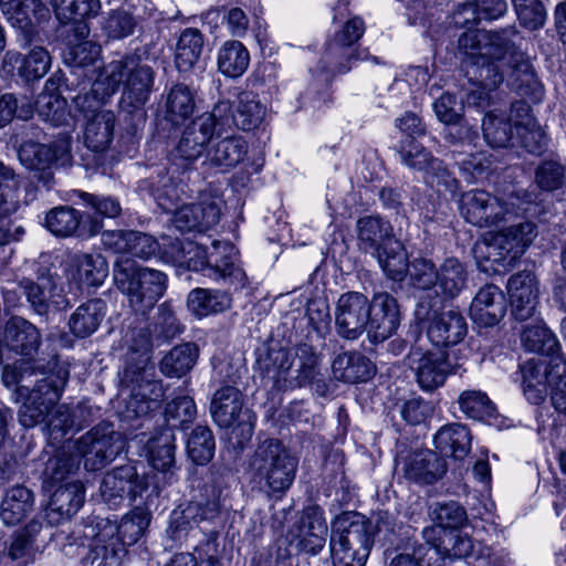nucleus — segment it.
Segmentation results:
<instances>
[{
    "instance_id": "nucleus-20",
    "label": "nucleus",
    "mask_w": 566,
    "mask_h": 566,
    "mask_svg": "<svg viewBox=\"0 0 566 566\" xmlns=\"http://www.w3.org/2000/svg\"><path fill=\"white\" fill-rule=\"evenodd\" d=\"M365 32V23L354 17L346 21L344 25L328 41L325 60L328 62L327 70L333 74L346 73L350 70L352 60L359 59V53L352 49Z\"/></svg>"
},
{
    "instance_id": "nucleus-23",
    "label": "nucleus",
    "mask_w": 566,
    "mask_h": 566,
    "mask_svg": "<svg viewBox=\"0 0 566 566\" xmlns=\"http://www.w3.org/2000/svg\"><path fill=\"white\" fill-rule=\"evenodd\" d=\"M217 129L219 130V126L212 112L198 116L184 129L174 157L186 161L185 166L195 161L202 155Z\"/></svg>"
},
{
    "instance_id": "nucleus-58",
    "label": "nucleus",
    "mask_w": 566,
    "mask_h": 566,
    "mask_svg": "<svg viewBox=\"0 0 566 566\" xmlns=\"http://www.w3.org/2000/svg\"><path fill=\"white\" fill-rule=\"evenodd\" d=\"M379 265L388 277L401 281L408 271V258L403 245L398 241H389L388 245L377 252Z\"/></svg>"
},
{
    "instance_id": "nucleus-48",
    "label": "nucleus",
    "mask_w": 566,
    "mask_h": 566,
    "mask_svg": "<svg viewBox=\"0 0 566 566\" xmlns=\"http://www.w3.org/2000/svg\"><path fill=\"white\" fill-rule=\"evenodd\" d=\"M479 76L481 82L467 94L465 103L483 109L491 106L492 92L503 82V72L496 63H488L482 64Z\"/></svg>"
},
{
    "instance_id": "nucleus-18",
    "label": "nucleus",
    "mask_w": 566,
    "mask_h": 566,
    "mask_svg": "<svg viewBox=\"0 0 566 566\" xmlns=\"http://www.w3.org/2000/svg\"><path fill=\"white\" fill-rule=\"evenodd\" d=\"M72 448L74 454L78 455V460H84L86 470L96 471L119 453L123 441L119 433L113 430L104 432L95 428L84 434Z\"/></svg>"
},
{
    "instance_id": "nucleus-31",
    "label": "nucleus",
    "mask_w": 566,
    "mask_h": 566,
    "mask_svg": "<svg viewBox=\"0 0 566 566\" xmlns=\"http://www.w3.org/2000/svg\"><path fill=\"white\" fill-rule=\"evenodd\" d=\"M512 112L516 113L514 120L516 137L513 140L531 154H541L546 146V137L537 120L531 115L528 104L513 103Z\"/></svg>"
},
{
    "instance_id": "nucleus-11",
    "label": "nucleus",
    "mask_w": 566,
    "mask_h": 566,
    "mask_svg": "<svg viewBox=\"0 0 566 566\" xmlns=\"http://www.w3.org/2000/svg\"><path fill=\"white\" fill-rule=\"evenodd\" d=\"M406 361L419 387L429 392L443 386L447 378L461 368L460 364L451 363L447 352L420 345L411 347Z\"/></svg>"
},
{
    "instance_id": "nucleus-35",
    "label": "nucleus",
    "mask_w": 566,
    "mask_h": 566,
    "mask_svg": "<svg viewBox=\"0 0 566 566\" xmlns=\"http://www.w3.org/2000/svg\"><path fill=\"white\" fill-rule=\"evenodd\" d=\"M332 370L336 379L355 384L369 380L375 375L376 367L365 355L345 352L336 356Z\"/></svg>"
},
{
    "instance_id": "nucleus-25",
    "label": "nucleus",
    "mask_w": 566,
    "mask_h": 566,
    "mask_svg": "<svg viewBox=\"0 0 566 566\" xmlns=\"http://www.w3.org/2000/svg\"><path fill=\"white\" fill-rule=\"evenodd\" d=\"M293 367L291 353L287 348L270 347L258 349L256 369L265 385L273 389L284 390L293 387L290 371Z\"/></svg>"
},
{
    "instance_id": "nucleus-43",
    "label": "nucleus",
    "mask_w": 566,
    "mask_h": 566,
    "mask_svg": "<svg viewBox=\"0 0 566 566\" xmlns=\"http://www.w3.org/2000/svg\"><path fill=\"white\" fill-rule=\"evenodd\" d=\"M106 315V303L101 298L80 305L71 315L69 326L76 337H88L95 333Z\"/></svg>"
},
{
    "instance_id": "nucleus-24",
    "label": "nucleus",
    "mask_w": 566,
    "mask_h": 566,
    "mask_svg": "<svg viewBox=\"0 0 566 566\" xmlns=\"http://www.w3.org/2000/svg\"><path fill=\"white\" fill-rule=\"evenodd\" d=\"M369 321L367 332L374 342L389 338L400 324V311L397 300L387 292L374 294L369 301Z\"/></svg>"
},
{
    "instance_id": "nucleus-46",
    "label": "nucleus",
    "mask_w": 566,
    "mask_h": 566,
    "mask_svg": "<svg viewBox=\"0 0 566 566\" xmlns=\"http://www.w3.org/2000/svg\"><path fill=\"white\" fill-rule=\"evenodd\" d=\"M434 444L441 453L461 460L471 448L470 431L460 423L444 426L434 436Z\"/></svg>"
},
{
    "instance_id": "nucleus-28",
    "label": "nucleus",
    "mask_w": 566,
    "mask_h": 566,
    "mask_svg": "<svg viewBox=\"0 0 566 566\" xmlns=\"http://www.w3.org/2000/svg\"><path fill=\"white\" fill-rule=\"evenodd\" d=\"M406 479L421 484H433L447 472V463L432 450H419L407 455L402 462Z\"/></svg>"
},
{
    "instance_id": "nucleus-3",
    "label": "nucleus",
    "mask_w": 566,
    "mask_h": 566,
    "mask_svg": "<svg viewBox=\"0 0 566 566\" xmlns=\"http://www.w3.org/2000/svg\"><path fill=\"white\" fill-rule=\"evenodd\" d=\"M297 458L277 439H266L249 460L252 482L270 493H284L293 484Z\"/></svg>"
},
{
    "instance_id": "nucleus-59",
    "label": "nucleus",
    "mask_w": 566,
    "mask_h": 566,
    "mask_svg": "<svg viewBox=\"0 0 566 566\" xmlns=\"http://www.w3.org/2000/svg\"><path fill=\"white\" fill-rule=\"evenodd\" d=\"M195 93L185 84L174 85L166 99L168 119L172 123L184 122L195 111Z\"/></svg>"
},
{
    "instance_id": "nucleus-4",
    "label": "nucleus",
    "mask_w": 566,
    "mask_h": 566,
    "mask_svg": "<svg viewBox=\"0 0 566 566\" xmlns=\"http://www.w3.org/2000/svg\"><path fill=\"white\" fill-rule=\"evenodd\" d=\"M537 227L531 221L504 228L489 240L478 243L474 255L484 272H500L513 266L537 237Z\"/></svg>"
},
{
    "instance_id": "nucleus-16",
    "label": "nucleus",
    "mask_w": 566,
    "mask_h": 566,
    "mask_svg": "<svg viewBox=\"0 0 566 566\" xmlns=\"http://www.w3.org/2000/svg\"><path fill=\"white\" fill-rule=\"evenodd\" d=\"M123 382L130 390L128 407L137 415H146L154 410L164 397L163 384L155 379L154 367L147 358L140 366H127L124 370Z\"/></svg>"
},
{
    "instance_id": "nucleus-17",
    "label": "nucleus",
    "mask_w": 566,
    "mask_h": 566,
    "mask_svg": "<svg viewBox=\"0 0 566 566\" xmlns=\"http://www.w3.org/2000/svg\"><path fill=\"white\" fill-rule=\"evenodd\" d=\"M62 391V387L50 379L38 381L31 390L27 387H20L18 389L19 395L23 396L25 392L28 395L18 412L19 422L25 428H33L43 423L59 406Z\"/></svg>"
},
{
    "instance_id": "nucleus-45",
    "label": "nucleus",
    "mask_w": 566,
    "mask_h": 566,
    "mask_svg": "<svg viewBox=\"0 0 566 566\" xmlns=\"http://www.w3.org/2000/svg\"><path fill=\"white\" fill-rule=\"evenodd\" d=\"M468 271L457 258H447L438 268L437 287L442 298L454 300L467 287Z\"/></svg>"
},
{
    "instance_id": "nucleus-19",
    "label": "nucleus",
    "mask_w": 566,
    "mask_h": 566,
    "mask_svg": "<svg viewBox=\"0 0 566 566\" xmlns=\"http://www.w3.org/2000/svg\"><path fill=\"white\" fill-rule=\"evenodd\" d=\"M368 297L359 292H346L339 296L335 306V327L338 335L346 339H357L366 332L370 313Z\"/></svg>"
},
{
    "instance_id": "nucleus-44",
    "label": "nucleus",
    "mask_w": 566,
    "mask_h": 566,
    "mask_svg": "<svg viewBox=\"0 0 566 566\" xmlns=\"http://www.w3.org/2000/svg\"><path fill=\"white\" fill-rule=\"evenodd\" d=\"M115 115L102 111L88 117L84 129V143L93 151H104L113 140Z\"/></svg>"
},
{
    "instance_id": "nucleus-61",
    "label": "nucleus",
    "mask_w": 566,
    "mask_h": 566,
    "mask_svg": "<svg viewBox=\"0 0 566 566\" xmlns=\"http://www.w3.org/2000/svg\"><path fill=\"white\" fill-rule=\"evenodd\" d=\"M293 366H296V376L293 379L294 386H304L312 381L316 375L317 356L314 348L308 344H298L289 348Z\"/></svg>"
},
{
    "instance_id": "nucleus-57",
    "label": "nucleus",
    "mask_w": 566,
    "mask_h": 566,
    "mask_svg": "<svg viewBox=\"0 0 566 566\" xmlns=\"http://www.w3.org/2000/svg\"><path fill=\"white\" fill-rule=\"evenodd\" d=\"M202 35L197 29H186L179 36L175 62L181 72L189 71L199 60L202 51Z\"/></svg>"
},
{
    "instance_id": "nucleus-62",
    "label": "nucleus",
    "mask_w": 566,
    "mask_h": 566,
    "mask_svg": "<svg viewBox=\"0 0 566 566\" xmlns=\"http://www.w3.org/2000/svg\"><path fill=\"white\" fill-rule=\"evenodd\" d=\"M214 449L216 443L211 430L203 426L196 427L187 441L189 458L199 465L206 464L213 458Z\"/></svg>"
},
{
    "instance_id": "nucleus-50",
    "label": "nucleus",
    "mask_w": 566,
    "mask_h": 566,
    "mask_svg": "<svg viewBox=\"0 0 566 566\" xmlns=\"http://www.w3.org/2000/svg\"><path fill=\"white\" fill-rule=\"evenodd\" d=\"M187 305L192 314L205 317L229 308L231 300L224 292L198 287L189 293Z\"/></svg>"
},
{
    "instance_id": "nucleus-7",
    "label": "nucleus",
    "mask_w": 566,
    "mask_h": 566,
    "mask_svg": "<svg viewBox=\"0 0 566 566\" xmlns=\"http://www.w3.org/2000/svg\"><path fill=\"white\" fill-rule=\"evenodd\" d=\"M106 77V95H113L124 85L123 102L132 107L143 106L149 98L154 84V71L135 56L109 62L103 69Z\"/></svg>"
},
{
    "instance_id": "nucleus-5",
    "label": "nucleus",
    "mask_w": 566,
    "mask_h": 566,
    "mask_svg": "<svg viewBox=\"0 0 566 566\" xmlns=\"http://www.w3.org/2000/svg\"><path fill=\"white\" fill-rule=\"evenodd\" d=\"M114 281L133 311L145 315L164 295L167 280L158 270L138 268L132 260L122 259L115 263Z\"/></svg>"
},
{
    "instance_id": "nucleus-36",
    "label": "nucleus",
    "mask_w": 566,
    "mask_h": 566,
    "mask_svg": "<svg viewBox=\"0 0 566 566\" xmlns=\"http://www.w3.org/2000/svg\"><path fill=\"white\" fill-rule=\"evenodd\" d=\"M247 153L248 145L242 137H226L210 146L203 164L227 171L241 163Z\"/></svg>"
},
{
    "instance_id": "nucleus-13",
    "label": "nucleus",
    "mask_w": 566,
    "mask_h": 566,
    "mask_svg": "<svg viewBox=\"0 0 566 566\" xmlns=\"http://www.w3.org/2000/svg\"><path fill=\"white\" fill-rule=\"evenodd\" d=\"M71 139L62 135L53 143L45 145L33 140L23 143L19 149V159L29 170L39 172V180L50 187L53 180L51 169L56 165H66L70 161Z\"/></svg>"
},
{
    "instance_id": "nucleus-64",
    "label": "nucleus",
    "mask_w": 566,
    "mask_h": 566,
    "mask_svg": "<svg viewBox=\"0 0 566 566\" xmlns=\"http://www.w3.org/2000/svg\"><path fill=\"white\" fill-rule=\"evenodd\" d=\"M399 155L403 165L429 174L430 168L439 166V159L434 158L426 148L413 139L405 138L399 145Z\"/></svg>"
},
{
    "instance_id": "nucleus-2",
    "label": "nucleus",
    "mask_w": 566,
    "mask_h": 566,
    "mask_svg": "<svg viewBox=\"0 0 566 566\" xmlns=\"http://www.w3.org/2000/svg\"><path fill=\"white\" fill-rule=\"evenodd\" d=\"M531 203L532 198L525 192L497 197L485 190L474 189L461 195L459 211L467 222L479 228H491L527 212Z\"/></svg>"
},
{
    "instance_id": "nucleus-9",
    "label": "nucleus",
    "mask_w": 566,
    "mask_h": 566,
    "mask_svg": "<svg viewBox=\"0 0 566 566\" xmlns=\"http://www.w3.org/2000/svg\"><path fill=\"white\" fill-rule=\"evenodd\" d=\"M222 488L217 480L207 482L200 495L185 507L171 512L168 532L174 541H181L203 521H211L220 513Z\"/></svg>"
},
{
    "instance_id": "nucleus-63",
    "label": "nucleus",
    "mask_w": 566,
    "mask_h": 566,
    "mask_svg": "<svg viewBox=\"0 0 566 566\" xmlns=\"http://www.w3.org/2000/svg\"><path fill=\"white\" fill-rule=\"evenodd\" d=\"M149 523L150 513L144 507H135L117 526L118 538L123 545H133L144 535Z\"/></svg>"
},
{
    "instance_id": "nucleus-27",
    "label": "nucleus",
    "mask_w": 566,
    "mask_h": 566,
    "mask_svg": "<svg viewBox=\"0 0 566 566\" xmlns=\"http://www.w3.org/2000/svg\"><path fill=\"white\" fill-rule=\"evenodd\" d=\"M512 314L517 321L531 318L538 303V287L535 275L530 271L514 274L507 283Z\"/></svg>"
},
{
    "instance_id": "nucleus-34",
    "label": "nucleus",
    "mask_w": 566,
    "mask_h": 566,
    "mask_svg": "<svg viewBox=\"0 0 566 566\" xmlns=\"http://www.w3.org/2000/svg\"><path fill=\"white\" fill-rule=\"evenodd\" d=\"M243 398L238 388L224 386L218 389L210 403V412L220 428H230L239 421Z\"/></svg>"
},
{
    "instance_id": "nucleus-26",
    "label": "nucleus",
    "mask_w": 566,
    "mask_h": 566,
    "mask_svg": "<svg viewBox=\"0 0 566 566\" xmlns=\"http://www.w3.org/2000/svg\"><path fill=\"white\" fill-rule=\"evenodd\" d=\"M175 432L172 428H163L148 441V461L150 465L161 474L163 486L170 485L177 481L175 459Z\"/></svg>"
},
{
    "instance_id": "nucleus-42",
    "label": "nucleus",
    "mask_w": 566,
    "mask_h": 566,
    "mask_svg": "<svg viewBox=\"0 0 566 566\" xmlns=\"http://www.w3.org/2000/svg\"><path fill=\"white\" fill-rule=\"evenodd\" d=\"M3 342L23 355H29L40 345V333L36 327L22 317H12L4 326Z\"/></svg>"
},
{
    "instance_id": "nucleus-51",
    "label": "nucleus",
    "mask_w": 566,
    "mask_h": 566,
    "mask_svg": "<svg viewBox=\"0 0 566 566\" xmlns=\"http://www.w3.org/2000/svg\"><path fill=\"white\" fill-rule=\"evenodd\" d=\"M522 344L528 352L552 356L558 353L560 345L556 335L543 323L527 325L522 333Z\"/></svg>"
},
{
    "instance_id": "nucleus-21",
    "label": "nucleus",
    "mask_w": 566,
    "mask_h": 566,
    "mask_svg": "<svg viewBox=\"0 0 566 566\" xmlns=\"http://www.w3.org/2000/svg\"><path fill=\"white\" fill-rule=\"evenodd\" d=\"M222 200L219 197L202 195L197 203L178 208L172 223L180 232H205L218 224Z\"/></svg>"
},
{
    "instance_id": "nucleus-12",
    "label": "nucleus",
    "mask_w": 566,
    "mask_h": 566,
    "mask_svg": "<svg viewBox=\"0 0 566 566\" xmlns=\"http://www.w3.org/2000/svg\"><path fill=\"white\" fill-rule=\"evenodd\" d=\"M517 31L507 28L499 32H486L469 28L459 38V49L472 59V63L482 67V64L502 62L505 59V49L511 40L517 39Z\"/></svg>"
},
{
    "instance_id": "nucleus-15",
    "label": "nucleus",
    "mask_w": 566,
    "mask_h": 566,
    "mask_svg": "<svg viewBox=\"0 0 566 566\" xmlns=\"http://www.w3.org/2000/svg\"><path fill=\"white\" fill-rule=\"evenodd\" d=\"M524 39L517 33V40H511V44L505 49V59L497 62L500 71L503 73L506 69L511 70L509 84L521 96L537 103L543 98L544 88L538 81L530 60L523 52Z\"/></svg>"
},
{
    "instance_id": "nucleus-6",
    "label": "nucleus",
    "mask_w": 566,
    "mask_h": 566,
    "mask_svg": "<svg viewBox=\"0 0 566 566\" xmlns=\"http://www.w3.org/2000/svg\"><path fill=\"white\" fill-rule=\"evenodd\" d=\"M523 390L527 400L539 405L545 400L547 387L551 388V399L554 408L566 413V360L555 357L548 365L528 360L522 367Z\"/></svg>"
},
{
    "instance_id": "nucleus-49",
    "label": "nucleus",
    "mask_w": 566,
    "mask_h": 566,
    "mask_svg": "<svg viewBox=\"0 0 566 566\" xmlns=\"http://www.w3.org/2000/svg\"><path fill=\"white\" fill-rule=\"evenodd\" d=\"M198 356L199 348L193 343L175 346L160 360V371L167 377L180 378L193 368Z\"/></svg>"
},
{
    "instance_id": "nucleus-55",
    "label": "nucleus",
    "mask_w": 566,
    "mask_h": 566,
    "mask_svg": "<svg viewBox=\"0 0 566 566\" xmlns=\"http://www.w3.org/2000/svg\"><path fill=\"white\" fill-rule=\"evenodd\" d=\"M327 536V524L324 517L317 512L307 513L301 530V551L316 555L325 546Z\"/></svg>"
},
{
    "instance_id": "nucleus-1",
    "label": "nucleus",
    "mask_w": 566,
    "mask_h": 566,
    "mask_svg": "<svg viewBox=\"0 0 566 566\" xmlns=\"http://www.w3.org/2000/svg\"><path fill=\"white\" fill-rule=\"evenodd\" d=\"M375 527L364 515L346 512L332 526L331 555L334 566H365L374 545Z\"/></svg>"
},
{
    "instance_id": "nucleus-22",
    "label": "nucleus",
    "mask_w": 566,
    "mask_h": 566,
    "mask_svg": "<svg viewBox=\"0 0 566 566\" xmlns=\"http://www.w3.org/2000/svg\"><path fill=\"white\" fill-rule=\"evenodd\" d=\"M146 489L145 479L139 478L133 465L126 464L105 474L101 484V495L111 506H117L125 500H136Z\"/></svg>"
},
{
    "instance_id": "nucleus-10",
    "label": "nucleus",
    "mask_w": 566,
    "mask_h": 566,
    "mask_svg": "<svg viewBox=\"0 0 566 566\" xmlns=\"http://www.w3.org/2000/svg\"><path fill=\"white\" fill-rule=\"evenodd\" d=\"M437 302V296L426 295L419 300L415 311L419 321H430L427 328L429 340L436 346H452L461 343L468 333L464 316L455 310L436 313Z\"/></svg>"
},
{
    "instance_id": "nucleus-30",
    "label": "nucleus",
    "mask_w": 566,
    "mask_h": 566,
    "mask_svg": "<svg viewBox=\"0 0 566 566\" xmlns=\"http://www.w3.org/2000/svg\"><path fill=\"white\" fill-rule=\"evenodd\" d=\"M506 313V302L502 291L489 284L480 289L470 306V317L483 327L496 325Z\"/></svg>"
},
{
    "instance_id": "nucleus-8",
    "label": "nucleus",
    "mask_w": 566,
    "mask_h": 566,
    "mask_svg": "<svg viewBox=\"0 0 566 566\" xmlns=\"http://www.w3.org/2000/svg\"><path fill=\"white\" fill-rule=\"evenodd\" d=\"M212 248L209 252L201 244L188 242L187 245H182L179 259L187 262L190 270L201 271L214 280L242 281L244 273L235 263L233 247L213 241Z\"/></svg>"
},
{
    "instance_id": "nucleus-14",
    "label": "nucleus",
    "mask_w": 566,
    "mask_h": 566,
    "mask_svg": "<svg viewBox=\"0 0 566 566\" xmlns=\"http://www.w3.org/2000/svg\"><path fill=\"white\" fill-rule=\"evenodd\" d=\"M219 132L232 126L242 130L256 128L264 119L266 106L253 92H241L234 102L219 101L211 111Z\"/></svg>"
},
{
    "instance_id": "nucleus-40",
    "label": "nucleus",
    "mask_w": 566,
    "mask_h": 566,
    "mask_svg": "<svg viewBox=\"0 0 566 566\" xmlns=\"http://www.w3.org/2000/svg\"><path fill=\"white\" fill-rule=\"evenodd\" d=\"M0 6L11 25L25 32L30 31L34 21L48 15L41 0H0Z\"/></svg>"
},
{
    "instance_id": "nucleus-41",
    "label": "nucleus",
    "mask_w": 566,
    "mask_h": 566,
    "mask_svg": "<svg viewBox=\"0 0 566 566\" xmlns=\"http://www.w3.org/2000/svg\"><path fill=\"white\" fill-rule=\"evenodd\" d=\"M35 108L39 116L53 126L65 125L69 122L66 99L57 92L53 80H48L43 91L39 94Z\"/></svg>"
},
{
    "instance_id": "nucleus-52",
    "label": "nucleus",
    "mask_w": 566,
    "mask_h": 566,
    "mask_svg": "<svg viewBox=\"0 0 566 566\" xmlns=\"http://www.w3.org/2000/svg\"><path fill=\"white\" fill-rule=\"evenodd\" d=\"M250 54L239 41L231 40L222 44L218 53V69L229 77H239L248 69Z\"/></svg>"
},
{
    "instance_id": "nucleus-37",
    "label": "nucleus",
    "mask_w": 566,
    "mask_h": 566,
    "mask_svg": "<svg viewBox=\"0 0 566 566\" xmlns=\"http://www.w3.org/2000/svg\"><path fill=\"white\" fill-rule=\"evenodd\" d=\"M6 69H14L19 65L18 72L25 81H35L43 77L50 70L51 56L42 46H35L25 56L14 51H8L3 59Z\"/></svg>"
},
{
    "instance_id": "nucleus-54",
    "label": "nucleus",
    "mask_w": 566,
    "mask_h": 566,
    "mask_svg": "<svg viewBox=\"0 0 566 566\" xmlns=\"http://www.w3.org/2000/svg\"><path fill=\"white\" fill-rule=\"evenodd\" d=\"M76 279L86 286H99L108 275V264L101 254H78L74 256Z\"/></svg>"
},
{
    "instance_id": "nucleus-56",
    "label": "nucleus",
    "mask_w": 566,
    "mask_h": 566,
    "mask_svg": "<svg viewBox=\"0 0 566 566\" xmlns=\"http://www.w3.org/2000/svg\"><path fill=\"white\" fill-rule=\"evenodd\" d=\"M82 214L69 206H59L51 209L45 217L46 228L57 237L80 234Z\"/></svg>"
},
{
    "instance_id": "nucleus-47",
    "label": "nucleus",
    "mask_w": 566,
    "mask_h": 566,
    "mask_svg": "<svg viewBox=\"0 0 566 566\" xmlns=\"http://www.w3.org/2000/svg\"><path fill=\"white\" fill-rule=\"evenodd\" d=\"M506 11L505 0H465L453 15L457 25H468L478 20H493Z\"/></svg>"
},
{
    "instance_id": "nucleus-53",
    "label": "nucleus",
    "mask_w": 566,
    "mask_h": 566,
    "mask_svg": "<svg viewBox=\"0 0 566 566\" xmlns=\"http://www.w3.org/2000/svg\"><path fill=\"white\" fill-rule=\"evenodd\" d=\"M80 469L78 455H75L73 450H61L53 458L46 462L44 470V482L53 488L57 483L70 482L69 479L76 473Z\"/></svg>"
},
{
    "instance_id": "nucleus-38",
    "label": "nucleus",
    "mask_w": 566,
    "mask_h": 566,
    "mask_svg": "<svg viewBox=\"0 0 566 566\" xmlns=\"http://www.w3.org/2000/svg\"><path fill=\"white\" fill-rule=\"evenodd\" d=\"M34 506L33 492L23 486L8 489L0 502V518L7 526H14L30 514Z\"/></svg>"
},
{
    "instance_id": "nucleus-33",
    "label": "nucleus",
    "mask_w": 566,
    "mask_h": 566,
    "mask_svg": "<svg viewBox=\"0 0 566 566\" xmlns=\"http://www.w3.org/2000/svg\"><path fill=\"white\" fill-rule=\"evenodd\" d=\"M358 247L366 253L375 255L394 241L392 227L389 222L376 216H366L357 220Z\"/></svg>"
},
{
    "instance_id": "nucleus-60",
    "label": "nucleus",
    "mask_w": 566,
    "mask_h": 566,
    "mask_svg": "<svg viewBox=\"0 0 566 566\" xmlns=\"http://www.w3.org/2000/svg\"><path fill=\"white\" fill-rule=\"evenodd\" d=\"M20 179L14 171L0 161V219L14 213L20 207Z\"/></svg>"
},
{
    "instance_id": "nucleus-29",
    "label": "nucleus",
    "mask_w": 566,
    "mask_h": 566,
    "mask_svg": "<svg viewBox=\"0 0 566 566\" xmlns=\"http://www.w3.org/2000/svg\"><path fill=\"white\" fill-rule=\"evenodd\" d=\"M85 497L84 485L80 481L61 484L52 494L45 511L51 525H59L72 517L83 505Z\"/></svg>"
},
{
    "instance_id": "nucleus-32",
    "label": "nucleus",
    "mask_w": 566,
    "mask_h": 566,
    "mask_svg": "<svg viewBox=\"0 0 566 566\" xmlns=\"http://www.w3.org/2000/svg\"><path fill=\"white\" fill-rule=\"evenodd\" d=\"M41 530L42 523L33 518L23 528L15 531L7 547L6 556L19 565L24 566L32 563L35 556L42 552V545L38 538Z\"/></svg>"
},
{
    "instance_id": "nucleus-39",
    "label": "nucleus",
    "mask_w": 566,
    "mask_h": 566,
    "mask_svg": "<svg viewBox=\"0 0 566 566\" xmlns=\"http://www.w3.org/2000/svg\"><path fill=\"white\" fill-rule=\"evenodd\" d=\"M516 119V113L510 114L506 109L493 108L486 113L482 120V130L485 142L494 148L506 147L513 142L512 127Z\"/></svg>"
}]
</instances>
